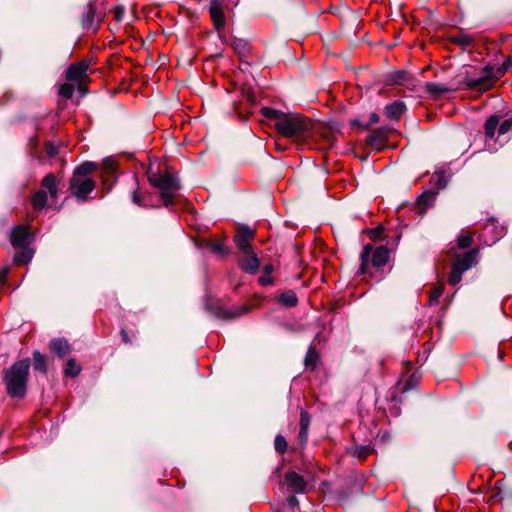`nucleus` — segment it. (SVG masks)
Wrapping results in <instances>:
<instances>
[{
  "label": "nucleus",
  "instance_id": "412c9836",
  "mask_svg": "<svg viewBox=\"0 0 512 512\" xmlns=\"http://www.w3.org/2000/svg\"><path fill=\"white\" fill-rule=\"evenodd\" d=\"M98 168V164L95 162L87 161L79 165L75 170L73 175L83 178H89L88 176L92 174Z\"/></svg>",
  "mask_w": 512,
  "mask_h": 512
},
{
  "label": "nucleus",
  "instance_id": "9b49d317",
  "mask_svg": "<svg viewBox=\"0 0 512 512\" xmlns=\"http://www.w3.org/2000/svg\"><path fill=\"white\" fill-rule=\"evenodd\" d=\"M391 129L388 127H381L374 130L368 137L367 143L370 147L376 150H381L386 145V140Z\"/></svg>",
  "mask_w": 512,
  "mask_h": 512
},
{
  "label": "nucleus",
  "instance_id": "72a5a7b5",
  "mask_svg": "<svg viewBox=\"0 0 512 512\" xmlns=\"http://www.w3.org/2000/svg\"><path fill=\"white\" fill-rule=\"evenodd\" d=\"M33 367L34 370L40 371L42 373L46 372V361L45 357L38 351L33 353Z\"/></svg>",
  "mask_w": 512,
  "mask_h": 512
},
{
  "label": "nucleus",
  "instance_id": "ddd939ff",
  "mask_svg": "<svg viewBox=\"0 0 512 512\" xmlns=\"http://www.w3.org/2000/svg\"><path fill=\"white\" fill-rule=\"evenodd\" d=\"M285 480L287 482L288 487L294 493H305L307 490V482L304 478L296 472H288L285 475Z\"/></svg>",
  "mask_w": 512,
  "mask_h": 512
},
{
  "label": "nucleus",
  "instance_id": "c756f323",
  "mask_svg": "<svg viewBox=\"0 0 512 512\" xmlns=\"http://www.w3.org/2000/svg\"><path fill=\"white\" fill-rule=\"evenodd\" d=\"M47 203V194L43 190L37 191L32 198V205L35 209H42Z\"/></svg>",
  "mask_w": 512,
  "mask_h": 512
},
{
  "label": "nucleus",
  "instance_id": "bb28decb",
  "mask_svg": "<svg viewBox=\"0 0 512 512\" xmlns=\"http://www.w3.org/2000/svg\"><path fill=\"white\" fill-rule=\"evenodd\" d=\"M498 125H499L498 116L493 115V116L489 117L484 125L485 135L488 138H493Z\"/></svg>",
  "mask_w": 512,
  "mask_h": 512
},
{
  "label": "nucleus",
  "instance_id": "864d4df0",
  "mask_svg": "<svg viewBox=\"0 0 512 512\" xmlns=\"http://www.w3.org/2000/svg\"><path fill=\"white\" fill-rule=\"evenodd\" d=\"M121 336L124 342L128 341V334L124 329L121 330Z\"/></svg>",
  "mask_w": 512,
  "mask_h": 512
},
{
  "label": "nucleus",
  "instance_id": "6e6d98bb",
  "mask_svg": "<svg viewBox=\"0 0 512 512\" xmlns=\"http://www.w3.org/2000/svg\"><path fill=\"white\" fill-rule=\"evenodd\" d=\"M129 37L131 38L132 37V29L130 28V34H129Z\"/></svg>",
  "mask_w": 512,
  "mask_h": 512
},
{
  "label": "nucleus",
  "instance_id": "a211bd4d",
  "mask_svg": "<svg viewBox=\"0 0 512 512\" xmlns=\"http://www.w3.org/2000/svg\"><path fill=\"white\" fill-rule=\"evenodd\" d=\"M310 422V414L307 411L302 410L300 413V430L298 434V439L301 445L305 444L307 441Z\"/></svg>",
  "mask_w": 512,
  "mask_h": 512
},
{
  "label": "nucleus",
  "instance_id": "c9c22d12",
  "mask_svg": "<svg viewBox=\"0 0 512 512\" xmlns=\"http://www.w3.org/2000/svg\"><path fill=\"white\" fill-rule=\"evenodd\" d=\"M80 371V365H78L74 359H69L64 369L65 375L75 377L80 373Z\"/></svg>",
  "mask_w": 512,
  "mask_h": 512
},
{
  "label": "nucleus",
  "instance_id": "7c9ffc66",
  "mask_svg": "<svg viewBox=\"0 0 512 512\" xmlns=\"http://www.w3.org/2000/svg\"><path fill=\"white\" fill-rule=\"evenodd\" d=\"M426 92L432 95H441L450 91V89L444 85H440L434 82H428L425 84Z\"/></svg>",
  "mask_w": 512,
  "mask_h": 512
},
{
  "label": "nucleus",
  "instance_id": "a18cd8bd",
  "mask_svg": "<svg viewBox=\"0 0 512 512\" xmlns=\"http://www.w3.org/2000/svg\"><path fill=\"white\" fill-rule=\"evenodd\" d=\"M46 152L50 157H54L57 154V148L52 144H47Z\"/></svg>",
  "mask_w": 512,
  "mask_h": 512
},
{
  "label": "nucleus",
  "instance_id": "b1692460",
  "mask_svg": "<svg viewBox=\"0 0 512 512\" xmlns=\"http://www.w3.org/2000/svg\"><path fill=\"white\" fill-rule=\"evenodd\" d=\"M278 302L286 307H294L298 303V298L295 292L289 290L279 295Z\"/></svg>",
  "mask_w": 512,
  "mask_h": 512
},
{
  "label": "nucleus",
  "instance_id": "423d86ee",
  "mask_svg": "<svg viewBox=\"0 0 512 512\" xmlns=\"http://www.w3.org/2000/svg\"><path fill=\"white\" fill-rule=\"evenodd\" d=\"M478 253L479 248H474L463 254L454 255L451 271L448 276V283L450 285L455 286L461 281L462 275L476 263Z\"/></svg>",
  "mask_w": 512,
  "mask_h": 512
},
{
  "label": "nucleus",
  "instance_id": "f3484780",
  "mask_svg": "<svg viewBox=\"0 0 512 512\" xmlns=\"http://www.w3.org/2000/svg\"><path fill=\"white\" fill-rule=\"evenodd\" d=\"M405 111L406 106L402 101H395L385 107V115L391 120H398Z\"/></svg>",
  "mask_w": 512,
  "mask_h": 512
},
{
  "label": "nucleus",
  "instance_id": "9d476101",
  "mask_svg": "<svg viewBox=\"0 0 512 512\" xmlns=\"http://www.w3.org/2000/svg\"><path fill=\"white\" fill-rule=\"evenodd\" d=\"M242 256L239 258L238 263L243 271L249 274H255L260 266V261L251 249L249 252H242Z\"/></svg>",
  "mask_w": 512,
  "mask_h": 512
},
{
  "label": "nucleus",
  "instance_id": "a878e982",
  "mask_svg": "<svg viewBox=\"0 0 512 512\" xmlns=\"http://www.w3.org/2000/svg\"><path fill=\"white\" fill-rule=\"evenodd\" d=\"M444 284L436 283L429 292V305L437 304L444 293Z\"/></svg>",
  "mask_w": 512,
  "mask_h": 512
},
{
  "label": "nucleus",
  "instance_id": "aec40b11",
  "mask_svg": "<svg viewBox=\"0 0 512 512\" xmlns=\"http://www.w3.org/2000/svg\"><path fill=\"white\" fill-rule=\"evenodd\" d=\"M83 28L86 30L96 31L98 24L95 21V9L92 4H89L87 7V12L82 20Z\"/></svg>",
  "mask_w": 512,
  "mask_h": 512
},
{
  "label": "nucleus",
  "instance_id": "dca6fc26",
  "mask_svg": "<svg viewBox=\"0 0 512 512\" xmlns=\"http://www.w3.org/2000/svg\"><path fill=\"white\" fill-rule=\"evenodd\" d=\"M132 198L133 202L141 207H158L160 205V200L147 192L135 191Z\"/></svg>",
  "mask_w": 512,
  "mask_h": 512
},
{
  "label": "nucleus",
  "instance_id": "20e7f679",
  "mask_svg": "<svg viewBox=\"0 0 512 512\" xmlns=\"http://www.w3.org/2000/svg\"><path fill=\"white\" fill-rule=\"evenodd\" d=\"M30 368L29 359L15 362L5 374L7 392L11 397L21 398L26 392V383Z\"/></svg>",
  "mask_w": 512,
  "mask_h": 512
},
{
  "label": "nucleus",
  "instance_id": "6ab92c4d",
  "mask_svg": "<svg viewBox=\"0 0 512 512\" xmlns=\"http://www.w3.org/2000/svg\"><path fill=\"white\" fill-rule=\"evenodd\" d=\"M50 349L59 357H64L70 353L71 347L66 339L56 338L51 340Z\"/></svg>",
  "mask_w": 512,
  "mask_h": 512
},
{
  "label": "nucleus",
  "instance_id": "f257e3e1",
  "mask_svg": "<svg viewBox=\"0 0 512 512\" xmlns=\"http://www.w3.org/2000/svg\"><path fill=\"white\" fill-rule=\"evenodd\" d=\"M311 126V121L300 114H287L283 121L274 125L280 135L299 144L310 135Z\"/></svg>",
  "mask_w": 512,
  "mask_h": 512
},
{
  "label": "nucleus",
  "instance_id": "a19ab883",
  "mask_svg": "<svg viewBox=\"0 0 512 512\" xmlns=\"http://www.w3.org/2000/svg\"><path fill=\"white\" fill-rule=\"evenodd\" d=\"M511 127H512V121L505 120L499 125L498 132H499V134L503 135V134L507 133L511 129Z\"/></svg>",
  "mask_w": 512,
  "mask_h": 512
},
{
  "label": "nucleus",
  "instance_id": "37998d69",
  "mask_svg": "<svg viewBox=\"0 0 512 512\" xmlns=\"http://www.w3.org/2000/svg\"><path fill=\"white\" fill-rule=\"evenodd\" d=\"M383 229L382 227H376L369 231L370 238L374 241L378 240L382 235Z\"/></svg>",
  "mask_w": 512,
  "mask_h": 512
},
{
  "label": "nucleus",
  "instance_id": "cd10ccee",
  "mask_svg": "<svg viewBox=\"0 0 512 512\" xmlns=\"http://www.w3.org/2000/svg\"><path fill=\"white\" fill-rule=\"evenodd\" d=\"M319 359L318 352L316 351V348L314 346H310L304 359V363L306 367H309L311 369H315L317 362Z\"/></svg>",
  "mask_w": 512,
  "mask_h": 512
},
{
  "label": "nucleus",
  "instance_id": "4468645a",
  "mask_svg": "<svg viewBox=\"0 0 512 512\" xmlns=\"http://www.w3.org/2000/svg\"><path fill=\"white\" fill-rule=\"evenodd\" d=\"M88 63L72 64L66 71V78L70 81H82L87 76Z\"/></svg>",
  "mask_w": 512,
  "mask_h": 512
},
{
  "label": "nucleus",
  "instance_id": "f704fd0d",
  "mask_svg": "<svg viewBox=\"0 0 512 512\" xmlns=\"http://www.w3.org/2000/svg\"><path fill=\"white\" fill-rule=\"evenodd\" d=\"M20 249L21 250L14 255V262L16 264H27L32 258V253L27 248Z\"/></svg>",
  "mask_w": 512,
  "mask_h": 512
},
{
  "label": "nucleus",
  "instance_id": "c03bdc74",
  "mask_svg": "<svg viewBox=\"0 0 512 512\" xmlns=\"http://www.w3.org/2000/svg\"><path fill=\"white\" fill-rule=\"evenodd\" d=\"M258 282L262 286H267L273 284V279L270 275L263 274L258 278Z\"/></svg>",
  "mask_w": 512,
  "mask_h": 512
},
{
  "label": "nucleus",
  "instance_id": "393cba45",
  "mask_svg": "<svg viewBox=\"0 0 512 512\" xmlns=\"http://www.w3.org/2000/svg\"><path fill=\"white\" fill-rule=\"evenodd\" d=\"M42 186L48 189L52 197L57 196V180L54 174H47L42 180Z\"/></svg>",
  "mask_w": 512,
  "mask_h": 512
},
{
  "label": "nucleus",
  "instance_id": "0eeeda50",
  "mask_svg": "<svg viewBox=\"0 0 512 512\" xmlns=\"http://www.w3.org/2000/svg\"><path fill=\"white\" fill-rule=\"evenodd\" d=\"M505 235V228L499 225L497 220L489 218L483 226V232L479 235L485 245H492Z\"/></svg>",
  "mask_w": 512,
  "mask_h": 512
},
{
  "label": "nucleus",
  "instance_id": "de8ad7c7",
  "mask_svg": "<svg viewBox=\"0 0 512 512\" xmlns=\"http://www.w3.org/2000/svg\"><path fill=\"white\" fill-rule=\"evenodd\" d=\"M9 271H10L9 267H4L2 270H0V281L1 282H5Z\"/></svg>",
  "mask_w": 512,
  "mask_h": 512
},
{
  "label": "nucleus",
  "instance_id": "f8f14e48",
  "mask_svg": "<svg viewBox=\"0 0 512 512\" xmlns=\"http://www.w3.org/2000/svg\"><path fill=\"white\" fill-rule=\"evenodd\" d=\"M30 233L24 226L15 227L10 235V241L14 248H27L29 245Z\"/></svg>",
  "mask_w": 512,
  "mask_h": 512
},
{
  "label": "nucleus",
  "instance_id": "4c0bfd02",
  "mask_svg": "<svg viewBox=\"0 0 512 512\" xmlns=\"http://www.w3.org/2000/svg\"><path fill=\"white\" fill-rule=\"evenodd\" d=\"M74 93V86L69 83H64L59 89V95L63 98L69 99Z\"/></svg>",
  "mask_w": 512,
  "mask_h": 512
},
{
  "label": "nucleus",
  "instance_id": "7ed1b4c3",
  "mask_svg": "<svg viewBox=\"0 0 512 512\" xmlns=\"http://www.w3.org/2000/svg\"><path fill=\"white\" fill-rule=\"evenodd\" d=\"M148 179L150 184L159 190L160 201L166 207L175 204L180 184L176 177L169 173H155L151 170L148 172Z\"/></svg>",
  "mask_w": 512,
  "mask_h": 512
},
{
  "label": "nucleus",
  "instance_id": "2eb2a0df",
  "mask_svg": "<svg viewBox=\"0 0 512 512\" xmlns=\"http://www.w3.org/2000/svg\"><path fill=\"white\" fill-rule=\"evenodd\" d=\"M210 17L215 29L220 32L225 27V15L221 5L218 2H213L209 8Z\"/></svg>",
  "mask_w": 512,
  "mask_h": 512
},
{
  "label": "nucleus",
  "instance_id": "3c124183",
  "mask_svg": "<svg viewBox=\"0 0 512 512\" xmlns=\"http://www.w3.org/2000/svg\"><path fill=\"white\" fill-rule=\"evenodd\" d=\"M274 271V267L272 264H267L264 266L263 268V273L266 274V275H270L271 276V273Z\"/></svg>",
  "mask_w": 512,
  "mask_h": 512
},
{
  "label": "nucleus",
  "instance_id": "2f4dec72",
  "mask_svg": "<svg viewBox=\"0 0 512 512\" xmlns=\"http://www.w3.org/2000/svg\"><path fill=\"white\" fill-rule=\"evenodd\" d=\"M208 247L209 249L217 254V255H221V256H224V255H227L229 254V249L228 247L224 244L223 241H211L209 242L208 244Z\"/></svg>",
  "mask_w": 512,
  "mask_h": 512
},
{
  "label": "nucleus",
  "instance_id": "603ef678",
  "mask_svg": "<svg viewBox=\"0 0 512 512\" xmlns=\"http://www.w3.org/2000/svg\"><path fill=\"white\" fill-rule=\"evenodd\" d=\"M124 16V8L122 9H117L116 12H115V19L117 21H120Z\"/></svg>",
  "mask_w": 512,
  "mask_h": 512
},
{
  "label": "nucleus",
  "instance_id": "09e8293b",
  "mask_svg": "<svg viewBox=\"0 0 512 512\" xmlns=\"http://www.w3.org/2000/svg\"><path fill=\"white\" fill-rule=\"evenodd\" d=\"M458 42L463 44V45H469L472 43V39L471 37L469 36H461L459 39H458Z\"/></svg>",
  "mask_w": 512,
  "mask_h": 512
},
{
  "label": "nucleus",
  "instance_id": "8fccbe9b",
  "mask_svg": "<svg viewBox=\"0 0 512 512\" xmlns=\"http://www.w3.org/2000/svg\"><path fill=\"white\" fill-rule=\"evenodd\" d=\"M379 122V116L377 113H371L370 115V118H369V125H372V124H376Z\"/></svg>",
  "mask_w": 512,
  "mask_h": 512
},
{
  "label": "nucleus",
  "instance_id": "58836bf2",
  "mask_svg": "<svg viewBox=\"0 0 512 512\" xmlns=\"http://www.w3.org/2000/svg\"><path fill=\"white\" fill-rule=\"evenodd\" d=\"M435 199V193L433 192H426L419 196L418 202L419 204H423L424 206L429 205L431 202H433Z\"/></svg>",
  "mask_w": 512,
  "mask_h": 512
},
{
  "label": "nucleus",
  "instance_id": "5701e85b",
  "mask_svg": "<svg viewBox=\"0 0 512 512\" xmlns=\"http://www.w3.org/2000/svg\"><path fill=\"white\" fill-rule=\"evenodd\" d=\"M103 182L106 184L110 176H114L117 171L116 162L112 158H106L102 163Z\"/></svg>",
  "mask_w": 512,
  "mask_h": 512
},
{
  "label": "nucleus",
  "instance_id": "5fc2aeb1",
  "mask_svg": "<svg viewBox=\"0 0 512 512\" xmlns=\"http://www.w3.org/2000/svg\"><path fill=\"white\" fill-rule=\"evenodd\" d=\"M247 309L246 308H243L240 312L238 313H234L233 315H231L232 317H235V316H240L241 314H244L246 313Z\"/></svg>",
  "mask_w": 512,
  "mask_h": 512
},
{
  "label": "nucleus",
  "instance_id": "4be33fe9",
  "mask_svg": "<svg viewBox=\"0 0 512 512\" xmlns=\"http://www.w3.org/2000/svg\"><path fill=\"white\" fill-rule=\"evenodd\" d=\"M261 114L268 120H274L275 123L283 121L287 116L286 113L270 107H263L261 109Z\"/></svg>",
  "mask_w": 512,
  "mask_h": 512
},
{
  "label": "nucleus",
  "instance_id": "6e6552de",
  "mask_svg": "<svg viewBox=\"0 0 512 512\" xmlns=\"http://www.w3.org/2000/svg\"><path fill=\"white\" fill-rule=\"evenodd\" d=\"M95 182L91 178L72 176L70 180V189L72 194L81 200H86L87 195L95 189Z\"/></svg>",
  "mask_w": 512,
  "mask_h": 512
},
{
  "label": "nucleus",
  "instance_id": "e433bc0d",
  "mask_svg": "<svg viewBox=\"0 0 512 512\" xmlns=\"http://www.w3.org/2000/svg\"><path fill=\"white\" fill-rule=\"evenodd\" d=\"M274 445H275L276 451L279 452L280 454H284L286 452L287 446H288L285 437L282 435H277L275 437Z\"/></svg>",
  "mask_w": 512,
  "mask_h": 512
},
{
  "label": "nucleus",
  "instance_id": "473e14b6",
  "mask_svg": "<svg viewBox=\"0 0 512 512\" xmlns=\"http://www.w3.org/2000/svg\"><path fill=\"white\" fill-rule=\"evenodd\" d=\"M231 46L239 55H245L249 51V44L246 40L243 39H233Z\"/></svg>",
  "mask_w": 512,
  "mask_h": 512
},
{
  "label": "nucleus",
  "instance_id": "c85d7f7f",
  "mask_svg": "<svg viewBox=\"0 0 512 512\" xmlns=\"http://www.w3.org/2000/svg\"><path fill=\"white\" fill-rule=\"evenodd\" d=\"M474 233L471 231H466L461 233L457 237V247L461 249L469 248L473 243Z\"/></svg>",
  "mask_w": 512,
  "mask_h": 512
},
{
  "label": "nucleus",
  "instance_id": "ea45409f",
  "mask_svg": "<svg viewBox=\"0 0 512 512\" xmlns=\"http://www.w3.org/2000/svg\"><path fill=\"white\" fill-rule=\"evenodd\" d=\"M406 79V73L404 71H397L391 74L390 82L393 84H400Z\"/></svg>",
  "mask_w": 512,
  "mask_h": 512
},
{
  "label": "nucleus",
  "instance_id": "49530a36",
  "mask_svg": "<svg viewBox=\"0 0 512 512\" xmlns=\"http://www.w3.org/2000/svg\"><path fill=\"white\" fill-rule=\"evenodd\" d=\"M287 503H288V505H289L290 507H292V508L297 507V506H298V504H299V502H298L297 498H296L294 495L289 496V497L287 498Z\"/></svg>",
  "mask_w": 512,
  "mask_h": 512
},
{
  "label": "nucleus",
  "instance_id": "79ce46f5",
  "mask_svg": "<svg viewBox=\"0 0 512 512\" xmlns=\"http://www.w3.org/2000/svg\"><path fill=\"white\" fill-rule=\"evenodd\" d=\"M371 452L369 447H360L355 450V454L360 459H365Z\"/></svg>",
  "mask_w": 512,
  "mask_h": 512
},
{
  "label": "nucleus",
  "instance_id": "39448f33",
  "mask_svg": "<svg viewBox=\"0 0 512 512\" xmlns=\"http://www.w3.org/2000/svg\"><path fill=\"white\" fill-rule=\"evenodd\" d=\"M360 260L359 273L372 275L371 269H379L387 264L389 250L384 246L374 248L371 244H365L360 254Z\"/></svg>",
  "mask_w": 512,
  "mask_h": 512
},
{
  "label": "nucleus",
  "instance_id": "f03ea898",
  "mask_svg": "<svg viewBox=\"0 0 512 512\" xmlns=\"http://www.w3.org/2000/svg\"><path fill=\"white\" fill-rule=\"evenodd\" d=\"M505 69L487 65L479 70H475L473 74H467L462 81L463 87L466 89L486 92L492 89L495 83L504 75Z\"/></svg>",
  "mask_w": 512,
  "mask_h": 512
},
{
  "label": "nucleus",
  "instance_id": "1a4fd4ad",
  "mask_svg": "<svg viewBox=\"0 0 512 512\" xmlns=\"http://www.w3.org/2000/svg\"><path fill=\"white\" fill-rule=\"evenodd\" d=\"M255 237V233L248 227H242L238 230L237 234L234 237V242L242 252H249L252 248L251 240Z\"/></svg>",
  "mask_w": 512,
  "mask_h": 512
}]
</instances>
